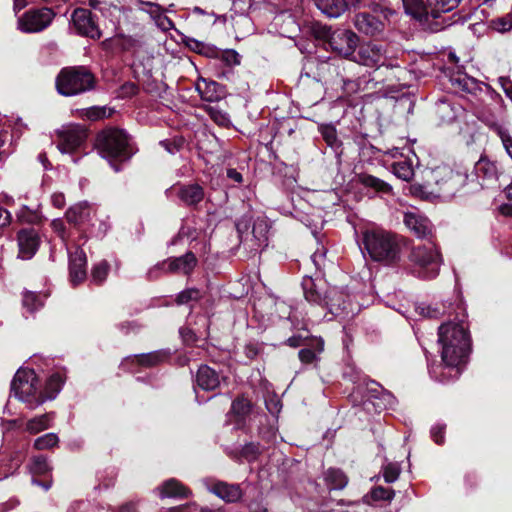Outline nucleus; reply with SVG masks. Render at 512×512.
<instances>
[{"instance_id":"obj_1","label":"nucleus","mask_w":512,"mask_h":512,"mask_svg":"<svg viewBox=\"0 0 512 512\" xmlns=\"http://www.w3.org/2000/svg\"><path fill=\"white\" fill-rule=\"evenodd\" d=\"M457 310V321L443 323L438 328L442 362L429 366L430 376L440 383H448L459 378L471 349L470 335L465 325V308L462 304H457Z\"/></svg>"},{"instance_id":"obj_2","label":"nucleus","mask_w":512,"mask_h":512,"mask_svg":"<svg viewBox=\"0 0 512 512\" xmlns=\"http://www.w3.org/2000/svg\"><path fill=\"white\" fill-rule=\"evenodd\" d=\"M96 149L102 158L107 159L113 169L118 172L120 166L114 161L124 162L129 160L137 151L128 133L119 128L108 127L97 134Z\"/></svg>"},{"instance_id":"obj_3","label":"nucleus","mask_w":512,"mask_h":512,"mask_svg":"<svg viewBox=\"0 0 512 512\" xmlns=\"http://www.w3.org/2000/svg\"><path fill=\"white\" fill-rule=\"evenodd\" d=\"M240 245L249 254H257L268 246L271 223L265 216L252 219L243 215L235 222Z\"/></svg>"},{"instance_id":"obj_4","label":"nucleus","mask_w":512,"mask_h":512,"mask_svg":"<svg viewBox=\"0 0 512 512\" xmlns=\"http://www.w3.org/2000/svg\"><path fill=\"white\" fill-rule=\"evenodd\" d=\"M363 245L372 260L387 265L400 258V246L394 234L385 230H370L363 234Z\"/></svg>"},{"instance_id":"obj_5","label":"nucleus","mask_w":512,"mask_h":512,"mask_svg":"<svg viewBox=\"0 0 512 512\" xmlns=\"http://www.w3.org/2000/svg\"><path fill=\"white\" fill-rule=\"evenodd\" d=\"M96 79L85 66L63 68L56 77V89L60 95L71 97L94 89Z\"/></svg>"},{"instance_id":"obj_6","label":"nucleus","mask_w":512,"mask_h":512,"mask_svg":"<svg viewBox=\"0 0 512 512\" xmlns=\"http://www.w3.org/2000/svg\"><path fill=\"white\" fill-rule=\"evenodd\" d=\"M11 394L25 403L29 409H35L45 403L38 377L33 369H18L11 382Z\"/></svg>"},{"instance_id":"obj_7","label":"nucleus","mask_w":512,"mask_h":512,"mask_svg":"<svg viewBox=\"0 0 512 512\" xmlns=\"http://www.w3.org/2000/svg\"><path fill=\"white\" fill-rule=\"evenodd\" d=\"M313 32L317 39L325 41L337 55L350 59L358 46V36L347 29L332 30L331 27L315 24Z\"/></svg>"},{"instance_id":"obj_8","label":"nucleus","mask_w":512,"mask_h":512,"mask_svg":"<svg viewBox=\"0 0 512 512\" xmlns=\"http://www.w3.org/2000/svg\"><path fill=\"white\" fill-rule=\"evenodd\" d=\"M409 260L414 264L413 273L424 280L436 278L442 263L441 255L432 243L413 247Z\"/></svg>"},{"instance_id":"obj_9","label":"nucleus","mask_w":512,"mask_h":512,"mask_svg":"<svg viewBox=\"0 0 512 512\" xmlns=\"http://www.w3.org/2000/svg\"><path fill=\"white\" fill-rule=\"evenodd\" d=\"M465 172L454 171L450 167H438L432 171V179L437 186L436 193L439 196H453L467 182Z\"/></svg>"},{"instance_id":"obj_10","label":"nucleus","mask_w":512,"mask_h":512,"mask_svg":"<svg viewBox=\"0 0 512 512\" xmlns=\"http://www.w3.org/2000/svg\"><path fill=\"white\" fill-rule=\"evenodd\" d=\"M55 17L50 8L31 9L18 18V29L24 33H37L46 29Z\"/></svg>"},{"instance_id":"obj_11","label":"nucleus","mask_w":512,"mask_h":512,"mask_svg":"<svg viewBox=\"0 0 512 512\" xmlns=\"http://www.w3.org/2000/svg\"><path fill=\"white\" fill-rule=\"evenodd\" d=\"M58 136V150L63 154H71L82 147L88 137V132L82 125L73 124L59 130Z\"/></svg>"},{"instance_id":"obj_12","label":"nucleus","mask_w":512,"mask_h":512,"mask_svg":"<svg viewBox=\"0 0 512 512\" xmlns=\"http://www.w3.org/2000/svg\"><path fill=\"white\" fill-rule=\"evenodd\" d=\"M71 24L75 33L91 39H100L102 31L100 30L95 16L85 8H76L71 15Z\"/></svg>"},{"instance_id":"obj_13","label":"nucleus","mask_w":512,"mask_h":512,"mask_svg":"<svg viewBox=\"0 0 512 512\" xmlns=\"http://www.w3.org/2000/svg\"><path fill=\"white\" fill-rule=\"evenodd\" d=\"M302 288L307 302L321 308L327 305V292H329V288H327L322 278L319 276L315 278L305 276L302 280Z\"/></svg>"},{"instance_id":"obj_14","label":"nucleus","mask_w":512,"mask_h":512,"mask_svg":"<svg viewBox=\"0 0 512 512\" xmlns=\"http://www.w3.org/2000/svg\"><path fill=\"white\" fill-rule=\"evenodd\" d=\"M354 60L360 65L378 68L385 64L386 52L382 45L368 42L360 46Z\"/></svg>"},{"instance_id":"obj_15","label":"nucleus","mask_w":512,"mask_h":512,"mask_svg":"<svg viewBox=\"0 0 512 512\" xmlns=\"http://www.w3.org/2000/svg\"><path fill=\"white\" fill-rule=\"evenodd\" d=\"M167 357V353L162 351H153L149 353L135 354L126 357L122 363L121 367L124 370H128L132 373H136L139 371L137 367L150 368L156 366L161 363Z\"/></svg>"},{"instance_id":"obj_16","label":"nucleus","mask_w":512,"mask_h":512,"mask_svg":"<svg viewBox=\"0 0 512 512\" xmlns=\"http://www.w3.org/2000/svg\"><path fill=\"white\" fill-rule=\"evenodd\" d=\"M95 211L88 202H81L70 207L66 212V219L74 226L86 231L93 226Z\"/></svg>"},{"instance_id":"obj_17","label":"nucleus","mask_w":512,"mask_h":512,"mask_svg":"<svg viewBox=\"0 0 512 512\" xmlns=\"http://www.w3.org/2000/svg\"><path fill=\"white\" fill-rule=\"evenodd\" d=\"M69 258V278L73 286L83 282L87 276V258L85 252L80 247L74 250L68 248Z\"/></svg>"},{"instance_id":"obj_18","label":"nucleus","mask_w":512,"mask_h":512,"mask_svg":"<svg viewBox=\"0 0 512 512\" xmlns=\"http://www.w3.org/2000/svg\"><path fill=\"white\" fill-rule=\"evenodd\" d=\"M18 257L30 260L37 252L40 245V237L32 228L21 229L17 233Z\"/></svg>"},{"instance_id":"obj_19","label":"nucleus","mask_w":512,"mask_h":512,"mask_svg":"<svg viewBox=\"0 0 512 512\" xmlns=\"http://www.w3.org/2000/svg\"><path fill=\"white\" fill-rule=\"evenodd\" d=\"M197 265V258L192 252H187L180 257H171L158 263L157 269H167L170 273H182L189 275Z\"/></svg>"},{"instance_id":"obj_20","label":"nucleus","mask_w":512,"mask_h":512,"mask_svg":"<svg viewBox=\"0 0 512 512\" xmlns=\"http://www.w3.org/2000/svg\"><path fill=\"white\" fill-rule=\"evenodd\" d=\"M403 222L405 226L420 239L427 238L432 234V224L427 217L419 212L408 211L404 213Z\"/></svg>"},{"instance_id":"obj_21","label":"nucleus","mask_w":512,"mask_h":512,"mask_svg":"<svg viewBox=\"0 0 512 512\" xmlns=\"http://www.w3.org/2000/svg\"><path fill=\"white\" fill-rule=\"evenodd\" d=\"M354 26L359 32L368 36H376L384 30V23L378 17L368 12L356 14Z\"/></svg>"},{"instance_id":"obj_22","label":"nucleus","mask_w":512,"mask_h":512,"mask_svg":"<svg viewBox=\"0 0 512 512\" xmlns=\"http://www.w3.org/2000/svg\"><path fill=\"white\" fill-rule=\"evenodd\" d=\"M474 171L481 181L482 187H490L498 181L499 170L497 164L487 158H480L474 166Z\"/></svg>"},{"instance_id":"obj_23","label":"nucleus","mask_w":512,"mask_h":512,"mask_svg":"<svg viewBox=\"0 0 512 512\" xmlns=\"http://www.w3.org/2000/svg\"><path fill=\"white\" fill-rule=\"evenodd\" d=\"M350 296L343 290L337 287H330L327 292V305L326 308L331 314L340 315L342 313H349Z\"/></svg>"},{"instance_id":"obj_24","label":"nucleus","mask_w":512,"mask_h":512,"mask_svg":"<svg viewBox=\"0 0 512 512\" xmlns=\"http://www.w3.org/2000/svg\"><path fill=\"white\" fill-rule=\"evenodd\" d=\"M160 498H187L191 492L175 478L168 479L157 489Z\"/></svg>"},{"instance_id":"obj_25","label":"nucleus","mask_w":512,"mask_h":512,"mask_svg":"<svg viewBox=\"0 0 512 512\" xmlns=\"http://www.w3.org/2000/svg\"><path fill=\"white\" fill-rule=\"evenodd\" d=\"M196 384L205 391H212L220 384L219 374L207 365H201L196 373Z\"/></svg>"},{"instance_id":"obj_26","label":"nucleus","mask_w":512,"mask_h":512,"mask_svg":"<svg viewBox=\"0 0 512 512\" xmlns=\"http://www.w3.org/2000/svg\"><path fill=\"white\" fill-rule=\"evenodd\" d=\"M177 196L185 205L195 206L203 200L204 190L197 183L181 185L177 189Z\"/></svg>"},{"instance_id":"obj_27","label":"nucleus","mask_w":512,"mask_h":512,"mask_svg":"<svg viewBox=\"0 0 512 512\" xmlns=\"http://www.w3.org/2000/svg\"><path fill=\"white\" fill-rule=\"evenodd\" d=\"M210 491L229 503L237 502L242 497V490L238 484L217 482L211 486Z\"/></svg>"},{"instance_id":"obj_28","label":"nucleus","mask_w":512,"mask_h":512,"mask_svg":"<svg viewBox=\"0 0 512 512\" xmlns=\"http://www.w3.org/2000/svg\"><path fill=\"white\" fill-rule=\"evenodd\" d=\"M358 182L365 188L373 190L378 195H392V186L384 180L370 174H359Z\"/></svg>"},{"instance_id":"obj_29","label":"nucleus","mask_w":512,"mask_h":512,"mask_svg":"<svg viewBox=\"0 0 512 512\" xmlns=\"http://www.w3.org/2000/svg\"><path fill=\"white\" fill-rule=\"evenodd\" d=\"M451 85L460 91L467 93H476L480 88V82L468 74L457 71L450 76Z\"/></svg>"},{"instance_id":"obj_30","label":"nucleus","mask_w":512,"mask_h":512,"mask_svg":"<svg viewBox=\"0 0 512 512\" xmlns=\"http://www.w3.org/2000/svg\"><path fill=\"white\" fill-rule=\"evenodd\" d=\"M402 3L405 13L419 22L427 21L431 16L430 7L423 0H402Z\"/></svg>"},{"instance_id":"obj_31","label":"nucleus","mask_w":512,"mask_h":512,"mask_svg":"<svg viewBox=\"0 0 512 512\" xmlns=\"http://www.w3.org/2000/svg\"><path fill=\"white\" fill-rule=\"evenodd\" d=\"M342 90L350 96L360 91L369 89V85L372 82L370 74H362L356 78H342Z\"/></svg>"},{"instance_id":"obj_32","label":"nucleus","mask_w":512,"mask_h":512,"mask_svg":"<svg viewBox=\"0 0 512 512\" xmlns=\"http://www.w3.org/2000/svg\"><path fill=\"white\" fill-rule=\"evenodd\" d=\"M64 382L65 376L62 372H56L50 375V377L45 382L44 388H41L42 398H45V402L48 400H53L57 397L62 389Z\"/></svg>"},{"instance_id":"obj_33","label":"nucleus","mask_w":512,"mask_h":512,"mask_svg":"<svg viewBox=\"0 0 512 512\" xmlns=\"http://www.w3.org/2000/svg\"><path fill=\"white\" fill-rule=\"evenodd\" d=\"M46 295L29 290L22 293V306L25 313L33 315L44 306Z\"/></svg>"},{"instance_id":"obj_34","label":"nucleus","mask_w":512,"mask_h":512,"mask_svg":"<svg viewBox=\"0 0 512 512\" xmlns=\"http://www.w3.org/2000/svg\"><path fill=\"white\" fill-rule=\"evenodd\" d=\"M54 418V412L36 416L27 421L25 430L30 434L40 433L52 427Z\"/></svg>"},{"instance_id":"obj_35","label":"nucleus","mask_w":512,"mask_h":512,"mask_svg":"<svg viewBox=\"0 0 512 512\" xmlns=\"http://www.w3.org/2000/svg\"><path fill=\"white\" fill-rule=\"evenodd\" d=\"M317 6L323 14L337 18L346 11L349 4L346 0H318Z\"/></svg>"},{"instance_id":"obj_36","label":"nucleus","mask_w":512,"mask_h":512,"mask_svg":"<svg viewBox=\"0 0 512 512\" xmlns=\"http://www.w3.org/2000/svg\"><path fill=\"white\" fill-rule=\"evenodd\" d=\"M324 480L327 486L333 490H342L348 484V477L342 470L336 468H329L324 473Z\"/></svg>"},{"instance_id":"obj_37","label":"nucleus","mask_w":512,"mask_h":512,"mask_svg":"<svg viewBox=\"0 0 512 512\" xmlns=\"http://www.w3.org/2000/svg\"><path fill=\"white\" fill-rule=\"evenodd\" d=\"M313 348H303L298 352L299 359L304 364H311L318 359V355L324 349L322 338L313 339Z\"/></svg>"},{"instance_id":"obj_38","label":"nucleus","mask_w":512,"mask_h":512,"mask_svg":"<svg viewBox=\"0 0 512 512\" xmlns=\"http://www.w3.org/2000/svg\"><path fill=\"white\" fill-rule=\"evenodd\" d=\"M395 497V491L391 488H385L383 486H375L373 487L369 494L365 495L363 500L365 503L370 504L373 502H391Z\"/></svg>"},{"instance_id":"obj_39","label":"nucleus","mask_w":512,"mask_h":512,"mask_svg":"<svg viewBox=\"0 0 512 512\" xmlns=\"http://www.w3.org/2000/svg\"><path fill=\"white\" fill-rule=\"evenodd\" d=\"M430 7L431 17L438 18L441 13H446L455 9L460 0H426Z\"/></svg>"},{"instance_id":"obj_40","label":"nucleus","mask_w":512,"mask_h":512,"mask_svg":"<svg viewBox=\"0 0 512 512\" xmlns=\"http://www.w3.org/2000/svg\"><path fill=\"white\" fill-rule=\"evenodd\" d=\"M220 85L214 81H204V88L201 85L197 86L201 98L207 102H216L221 98V92L219 91Z\"/></svg>"},{"instance_id":"obj_41","label":"nucleus","mask_w":512,"mask_h":512,"mask_svg":"<svg viewBox=\"0 0 512 512\" xmlns=\"http://www.w3.org/2000/svg\"><path fill=\"white\" fill-rule=\"evenodd\" d=\"M393 174L403 180L410 181L414 176L413 165L410 160H401L392 165Z\"/></svg>"},{"instance_id":"obj_42","label":"nucleus","mask_w":512,"mask_h":512,"mask_svg":"<svg viewBox=\"0 0 512 512\" xmlns=\"http://www.w3.org/2000/svg\"><path fill=\"white\" fill-rule=\"evenodd\" d=\"M322 138L326 144L334 150H337L341 146V142L337 136L336 128L331 124L321 125L319 127Z\"/></svg>"},{"instance_id":"obj_43","label":"nucleus","mask_w":512,"mask_h":512,"mask_svg":"<svg viewBox=\"0 0 512 512\" xmlns=\"http://www.w3.org/2000/svg\"><path fill=\"white\" fill-rule=\"evenodd\" d=\"M110 265L106 260H102L95 264L91 271V280L97 285L102 284L109 273Z\"/></svg>"},{"instance_id":"obj_44","label":"nucleus","mask_w":512,"mask_h":512,"mask_svg":"<svg viewBox=\"0 0 512 512\" xmlns=\"http://www.w3.org/2000/svg\"><path fill=\"white\" fill-rule=\"evenodd\" d=\"M381 471L386 483H394L400 476L401 467L397 462H388L386 460V462L382 465Z\"/></svg>"},{"instance_id":"obj_45","label":"nucleus","mask_w":512,"mask_h":512,"mask_svg":"<svg viewBox=\"0 0 512 512\" xmlns=\"http://www.w3.org/2000/svg\"><path fill=\"white\" fill-rule=\"evenodd\" d=\"M51 470L48 459L43 455L34 456L31 459L30 471L33 475H45Z\"/></svg>"},{"instance_id":"obj_46","label":"nucleus","mask_w":512,"mask_h":512,"mask_svg":"<svg viewBox=\"0 0 512 512\" xmlns=\"http://www.w3.org/2000/svg\"><path fill=\"white\" fill-rule=\"evenodd\" d=\"M58 443H59V438H58L57 434L46 433V434L36 438L33 446L37 450H46V449H50V448L57 446Z\"/></svg>"},{"instance_id":"obj_47","label":"nucleus","mask_w":512,"mask_h":512,"mask_svg":"<svg viewBox=\"0 0 512 512\" xmlns=\"http://www.w3.org/2000/svg\"><path fill=\"white\" fill-rule=\"evenodd\" d=\"M212 57L219 58L228 66L239 65L241 61L240 54L234 49H226L224 51L217 49V54Z\"/></svg>"},{"instance_id":"obj_48","label":"nucleus","mask_w":512,"mask_h":512,"mask_svg":"<svg viewBox=\"0 0 512 512\" xmlns=\"http://www.w3.org/2000/svg\"><path fill=\"white\" fill-rule=\"evenodd\" d=\"M207 113L217 125L222 127H228L230 125L229 115L219 107L209 106L207 108Z\"/></svg>"},{"instance_id":"obj_49","label":"nucleus","mask_w":512,"mask_h":512,"mask_svg":"<svg viewBox=\"0 0 512 512\" xmlns=\"http://www.w3.org/2000/svg\"><path fill=\"white\" fill-rule=\"evenodd\" d=\"M252 409L251 402L246 398H237L232 402L231 411L240 418L246 417Z\"/></svg>"},{"instance_id":"obj_50","label":"nucleus","mask_w":512,"mask_h":512,"mask_svg":"<svg viewBox=\"0 0 512 512\" xmlns=\"http://www.w3.org/2000/svg\"><path fill=\"white\" fill-rule=\"evenodd\" d=\"M116 41H117V50H120V51H130L139 46V41L133 36L117 34Z\"/></svg>"},{"instance_id":"obj_51","label":"nucleus","mask_w":512,"mask_h":512,"mask_svg":"<svg viewBox=\"0 0 512 512\" xmlns=\"http://www.w3.org/2000/svg\"><path fill=\"white\" fill-rule=\"evenodd\" d=\"M445 304H441V307L421 304L418 306V310L421 315L429 318H438L446 313Z\"/></svg>"},{"instance_id":"obj_52","label":"nucleus","mask_w":512,"mask_h":512,"mask_svg":"<svg viewBox=\"0 0 512 512\" xmlns=\"http://www.w3.org/2000/svg\"><path fill=\"white\" fill-rule=\"evenodd\" d=\"M262 449L259 443L250 442L242 447L241 455L249 462L254 461L257 459Z\"/></svg>"},{"instance_id":"obj_53","label":"nucleus","mask_w":512,"mask_h":512,"mask_svg":"<svg viewBox=\"0 0 512 512\" xmlns=\"http://www.w3.org/2000/svg\"><path fill=\"white\" fill-rule=\"evenodd\" d=\"M201 297V293L198 289L189 288L181 291L176 298V302L179 305L187 304L191 301H196Z\"/></svg>"},{"instance_id":"obj_54","label":"nucleus","mask_w":512,"mask_h":512,"mask_svg":"<svg viewBox=\"0 0 512 512\" xmlns=\"http://www.w3.org/2000/svg\"><path fill=\"white\" fill-rule=\"evenodd\" d=\"M188 45L193 51H195L199 54L206 55L208 57H212V55L217 54V49L215 47L208 46V45L204 44L203 42H200L195 39L191 40Z\"/></svg>"},{"instance_id":"obj_55","label":"nucleus","mask_w":512,"mask_h":512,"mask_svg":"<svg viewBox=\"0 0 512 512\" xmlns=\"http://www.w3.org/2000/svg\"><path fill=\"white\" fill-rule=\"evenodd\" d=\"M492 28L500 33L508 32L512 29V17L505 16L497 18L491 22Z\"/></svg>"},{"instance_id":"obj_56","label":"nucleus","mask_w":512,"mask_h":512,"mask_svg":"<svg viewBox=\"0 0 512 512\" xmlns=\"http://www.w3.org/2000/svg\"><path fill=\"white\" fill-rule=\"evenodd\" d=\"M265 406L273 416L278 415L282 408L281 401L276 395H268L265 398Z\"/></svg>"},{"instance_id":"obj_57","label":"nucleus","mask_w":512,"mask_h":512,"mask_svg":"<svg viewBox=\"0 0 512 512\" xmlns=\"http://www.w3.org/2000/svg\"><path fill=\"white\" fill-rule=\"evenodd\" d=\"M445 427V424L437 423L432 426L430 430L431 438L438 445H441L444 442Z\"/></svg>"},{"instance_id":"obj_58","label":"nucleus","mask_w":512,"mask_h":512,"mask_svg":"<svg viewBox=\"0 0 512 512\" xmlns=\"http://www.w3.org/2000/svg\"><path fill=\"white\" fill-rule=\"evenodd\" d=\"M85 116L92 121L103 119L107 116L105 107H90L86 109Z\"/></svg>"},{"instance_id":"obj_59","label":"nucleus","mask_w":512,"mask_h":512,"mask_svg":"<svg viewBox=\"0 0 512 512\" xmlns=\"http://www.w3.org/2000/svg\"><path fill=\"white\" fill-rule=\"evenodd\" d=\"M326 257V249L322 246L321 248H318L312 255H311V261L315 265L317 270H321L322 266L324 265Z\"/></svg>"},{"instance_id":"obj_60","label":"nucleus","mask_w":512,"mask_h":512,"mask_svg":"<svg viewBox=\"0 0 512 512\" xmlns=\"http://www.w3.org/2000/svg\"><path fill=\"white\" fill-rule=\"evenodd\" d=\"M169 154H176L177 152H179L181 146H182V141H177V140H170V139H165V140H162L160 141L159 143Z\"/></svg>"},{"instance_id":"obj_61","label":"nucleus","mask_w":512,"mask_h":512,"mask_svg":"<svg viewBox=\"0 0 512 512\" xmlns=\"http://www.w3.org/2000/svg\"><path fill=\"white\" fill-rule=\"evenodd\" d=\"M277 310L281 314H283V315L287 314L286 320L284 321V324L290 323V328L291 329L296 328V326L294 325V322L292 320V309H291V307L287 306L284 302H281V303L277 304Z\"/></svg>"},{"instance_id":"obj_62","label":"nucleus","mask_w":512,"mask_h":512,"mask_svg":"<svg viewBox=\"0 0 512 512\" xmlns=\"http://www.w3.org/2000/svg\"><path fill=\"white\" fill-rule=\"evenodd\" d=\"M197 231L194 227L188 225L187 222H184L179 230L178 236L180 238L187 237L194 240L196 238Z\"/></svg>"},{"instance_id":"obj_63","label":"nucleus","mask_w":512,"mask_h":512,"mask_svg":"<svg viewBox=\"0 0 512 512\" xmlns=\"http://www.w3.org/2000/svg\"><path fill=\"white\" fill-rule=\"evenodd\" d=\"M165 512H200V507L196 503H187L183 506L169 508Z\"/></svg>"},{"instance_id":"obj_64","label":"nucleus","mask_w":512,"mask_h":512,"mask_svg":"<svg viewBox=\"0 0 512 512\" xmlns=\"http://www.w3.org/2000/svg\"><path fill=\"white\" fill-rule=\"evenodd\" d=\"M501 140L507 154L512 159V137L506 133H502Z\"/></svg>"}]
</instances>
